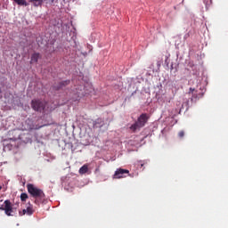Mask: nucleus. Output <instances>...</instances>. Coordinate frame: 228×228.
<instances>
[{
  "mask_svg": "<svg viewBox=\"0 0 228 228\" xmlns=\"http://www.w3.org/2000/svg\"><path fill=\"white\" fill-rule=\"evenodd\" d=\"M40 58V53H33L30 59V63H37Z\"/></svg>",
  "mask_w": 228,
  "mask_h": 228,
  "instance_id": "9",
  "label": "nucleus"
},
{
  "mask_svg": "<svg viewBox=\"0 0 228 228\" xmlns=\"http://www.w3.org/2000/svg\"><path fill=\"white\" fill-rule=\"evenodd\" d=\"M70 81L69 80H67V81H64V82H61L60 83V86L58 87V89H61L62 88L63 86H67V85H69Z\"/></svg>",
  "mask_w": 228,
  "mask_h": 228,
  "instance_id": "12",
  "label": "nucleus"
},
{
  "mask_svg": "<svg viewBox=\"0 0 228 228\" xmlns=\"http://www.w3.org/2000/svg\"><path fill=\"white\" fill-rule=\"evenodd\" d=\"M28 207L27 208H25V211L27 213L28 216H32L35 212V210L33 209V205L28 203Z\"/></svg>",
  "mask_w": 228,
  "mask_h": 228,
  "instance_id": "10",
  "label": "nucleus"
},
{
  "mask_svg": "<svg viewBox=\"0 0 228 228\" xmlns=\"http://www.w3.org/2000/svg\"><path fill=\"white\" fill-rule=\"evenodd\" d=\"M148 120H149L148 114L143 113L141 116H139V118H137V121L130 126V129L133 131V133H135L137 130H140L141 128L145 126Z\"/></svg>",
  "mask_w": 228,
  "mask_h": 228,
  "instance_id": "3",
  "label": "nucleus"
},
{
  "mask_svg": "<svg viewBox=\"0 0 228 228\" xmlns=\"http://www.w3.org/2000/svg\"><path fill=\"white\" fill-rule=\"evenodd\" d=\"M126 175H129V170L128 169H117L116 173H114L113 175V179H122V178H126Z\"/></svg>",
  "mask_w": 228,
  "mask_h": 228,
  "instance_id": "5",
  "label": "nucleus"
},
{
  "mask_svg": "<svg viewBox=\"0 0 228 228\" xmlns=\"http://www.w3.org/2000/svg\"><path fill=\"white\" fill-rule=\"evenodd\" d=\"M32 109L37 112H43L45 108V103L40 100H32Z\"/></svg>",
  "mask_w": 228,
  "mask_h": 228,
  "instance_id": "4",
  "label": "nucleus"
},
{
  "mask_svg": "<svg viewBox=\"0 0 228 228\" xmlns=\"http://www.w3.org/2000/svg\"><path fill=\"white\" fill-rule=\"evenodd\" d=\"M177 135H178V138L183 139L185 135V132L180 131V132H178Z\"/></svg>",
  "mask_w": 228,
  "mask_h": 228,
  "instance_id": "13",
  "label": "nucleus"
},
{
  "mask_svg": "<svg viewBox=\"0 0 228 228\" xmlns=\"http://www.w3.org/2000/svg\"><path fill=\"white\" fill-rule=\"evenodd\" d=\"M19 214L20 216H24L25 215H27L26 208L22 209V211H20Z\"/></svg>",
  "mask_w": 228,
  "mask_h": 228,
  "instance_id": "14",
  "label": "nucleus"
},
{
  "mask_svg": "<svg viewBox=\"0 0 228 228\" xmlns=\"http://www.w3.org/2000/svg\"><path fill=\"white\" fill-rule=\"evenodd\" d=\"M27 189H28L29 195L32 196L34 199H36L34 201L36 205L39 204V201L37 199L43 200L45 197V194L43 191V190H41L37 187H35L32 183H28L27 185Z\"/></svg>",
  "mask_w": 228,
  "mask_h": 228,
  "instance_id": "1",
  "label": "nucleus"
},
{
  "mask_svg": "<svg viewBox=\"0 0 228 228\" xmlns=\"http://www.w3.org/2000/svg\"><path fill=\"white\" fill-rule=\"evenodd\" d=\"M28 199V194H27L26 192H22V193L20 194V200H21V201H26Z\"/></svg>",
  "mask_w": 228,
  "mask_h": 228,
  "instance_id": "11",
  "label": "nucleus"
},
{
  "mask_svg": "<svg viewBox=\"0 0 228 228\" xmlns=\"http://www.w3.org/2000/svg\"><path fill=\"white\" fill-rule=\"evenodd\" d=\"M0 210L4 211L7 216H13V213L17 212V208H14L9 200L4 202L3 200H0Z\"/></svg>",
  "mask_w": 228,
  "mask_h": 228,
  "instance_id": "2",
  "label": "nucleus"
},
{
  "mask_svg": "<svg viewBox=\"0 0 228 228\" xmlns=\"http://www.w3.org/2000/svg\"><path fill=\"white\" fill-rule=\"evenodd\" d=\"M88 170H89V168H88V164H85L84 166H82V167H80L78 173H79L80 175H85V174L88 173Z\"/></svg>",
  "mask_w": 228,
  "mask_h": 228,
  "instance_id": "8",
  "label": "nucleus"
},
{
  "mask_svg": "<svg viewBox=\"0 0 228 228\" xmlns=\"http://www.w3.org/2000/svg\"><path fill=\"white\" fill-rule=\"evenodd\" d=\"M28 3H31L35 8H38V6L44 4V0H28Z\"/></svg>",
  "mask_w": 228,
  "mask_h": 228,
  "instance_id": "7",
  "label": "nucleus"
},
{
  "mask_svg": "<svg viewBox=\"0 0 228 228\" xmlns=\"http://www.w3.org/2000/svg\"><path fill=\"white\" fill-rule=\"evenodd\" d=\"M195 91L194 88L192 87H190V92L192 93V98H191V101L192 102H197L198 100H200V98H203L204 97V93H199V94H195L193 93Z\"/></svg>",
  "mask_w": 228,
  "mask_h": 228,
  "instance_id": "6",
  "label": "nucleus"
},
{
  "mask_svg": "<svg viewBox=\"0 0 228 228\" xmlns=\"http://www.w3.org/2000/svg\"><path fill=\"white\" fill-rule=\"evenodd\" d=\"M0 190H2V186H0Z\"/></svg>",
  "mask_w": 228,
  "mask_h": 228,
  "instance_id": "15",
  "label": "nucleus"
}]
</instances>
